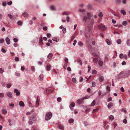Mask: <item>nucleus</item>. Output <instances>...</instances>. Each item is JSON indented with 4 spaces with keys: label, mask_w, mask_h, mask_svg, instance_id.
<instances>
[{
    "label": "nucleus",
    "mask_w": 130,
    "mask_h": 130,
    "mask_svg": "<svg viewBox=\"0 0 130 130\" xmlns=\"http://www.w3.org/2000/svg\"><path fill=\"white\" fill-rule=\"evenodd\" d=\"M4 71V70L2 68H0V73L2 74Z\"/></svg>",
    "instance_id": "nucleus-44"
},
{
    "label": "nucleus",
    "mask_w": 130,
    "mask_h": 130,
    "mask_svg": "<svg viewBox=\"0 0 130 130\" xmlns=\"http://www.w3.org/2000/svg\"><path fill=\"white\" fill-rule=\"evenodd\" d=\"M93 55L95 57L98 58L99 57V56L97 54L94 53L93 54Z\"/></svg>",
    "instance_id": "nucleus-49"
},
{
    "label": "nucleus",
    "mask_w": 130,
    "mask_h": 130,
    "mask_svg": "<svg viewBox=\"0 0 130 130\" xmlns=\"http://www.w3.org/2000/svg\"><path fill=\"white\" fill-rule=\"evenodd\" d=\"M8 16L9 17V18L11 19H14L13 16L11 15L10 14H9L8 15Z\"/></svg>",
    "instance_id": "nucleus-20"
},
{
    "label": "nucleus",
    "mask_w": 130,
    "mask_h": 130,
    "mask_svg": "<svg viewBox=\"0 0 130 130\" xmlns=\"http://www.w3.org/2000/svg\"><path fill=\"white\" fill-rule=\"evenodd\" d=\"M124 73L122 72H121L118 75V78H120V77H123V75H124Z\"/></svg>",
    "instance_id": "nucleus-11"
},
{
    "label": "nucleus",
    "mask_w": 130,
    "mask_h": 130,
    "mask_svg": "<svg viewBox=\"0 0 130 130\" xmlns=\"http://www.w3.org/2000/svg\"><path fill=\"white\" fill-rule=\"evenodd\" d=\"M53 55L52 53H50L47 56V58L49 59H50L51 58Z\"/></svg>",
    "instance_id": "nucleus-21"
},
{
    "label": "nucleus",
    "mask_w": 130,
    "mask_h": 130,
    "mask_svg": "<svg viewBox=\"0 0 130 130\" xmlns=\"http://www.w3.org/2000/svg\"><path fill=\"white\" fill-rule=\"evenodd\" d=\"M59 128L60 129H63L64 128L63 127V126L60 124L58 125Z\"/></svg>",
    "instance_id": "nucleus-29"
},
{
    "label": "nucleus",
    "mask_w": 130,
    "mask_h": 130,
    "mask_svg": "<svg viewBox=\"0 0 130 130\" xmlns=\"http://www.w3.org/2000/svg\"><path fill=\"white\" fill-rule=\"evenodd\" d=\"M51 65H48L46 66V70L47 71H48L50 70Z\"/></svg>",
    "instance_id": "nucleus-26"
},
{
    "label": "nucleus",
    "mask_w": 130,
    "mask_h": 130,
    "mask_svg": "<svg viewBox=\"0 0 130 130\" xmlns=\"http://www.w3.org/2000/svg\"><path fill=\"white\" fill-rule=\"evenodd\" d=\"M74 121V120L73 119H71L69 120V123H72Z\"/></svg>",
    "instance_id": "nucleus-39"
},
{
    "label": "nucleus",
    "mask_w": 130,
    "mask_h": 130,
    "mask_svg": "<svg viewBox=\"0 0 130 130\" xmlns=\"http://www.w3.org/2000/svg\"><path fill=\"white\" fill-rule=\"evenodd\" d=\"M11 85L10 84H7L6 87L7 88H9L11 86Z\"/></svg>",
    "instance_id": "nucleus-40"
},
{
    "label": "nucleus",
    "mask_w": 130,
    "mask_h": 130,
    "mask_svg": "<svg viewBox=\"0 0 130 130\" xmlns=\"http://www.w3.org/2000/svg\"><path fill=\"white\" fill-rule=\"evenodd\" d=\"M53 41H55L56 42H58L59 41V39H57L56 38H54L52 39Z\"/></svg>",
    "instance_id": "nucleus-41"
},
{
    "label": "nucleus",
    "mask_w": 130,
    "mask_h": 130,
    "mask_svg": "<svg viewBox=\"0 0 130 130\" xmlns=\"http://www.w3.org/2000/svg\"><path fill=\"white\" fill-rule=\"evenodd\" d=\"M2 112L4 114H6L7 113V111L5 109H3L2 110Z\"/></svg>",
    "instance_id": "nucleus-22"
},
{
    "label": "nucleus",
    "mask_w": 130,
    "mask_h": 130,
    "mask_svg": "<svg viewBox=\"0 0 130 130\" xmlns=\"http://www.w3.org/2000/svg\"><path fill=\"white\" fill-rule=\"evenodd\" d=\"M72 81L73 83H75L76 82V80L75 78H72Z\"/></svg>",
    "instance_id": "nucleus-35"
},
{
    "label": "nucleus",
    "mask_w": 130,
    "mask_h": 130,
    "mask_svg": "<svg viewBox=\"0 0 130 130\" xmlns=\"http://www.w3.org/2000/svg\"><path fill=\"white\" fill-rule=\"evenodd\" d=\"M19 105L21 107H24V104L22 101H20L19 103Z\"/></svg>",
    "instance_id": "nucleus-10"
},
{
    "label": "nucleus",
    "mask_w": 130,
    "mask_h": 130,
    "mask_svg": "<svg viewBox=\"0 0 130 130\" xmlns=\"http://www.w3.org/2000/svg\"><path fill=\"white\" fill-rule=\"evenodd\" d=\"M93 61L94 62L96 63L98 61V60L96 58H93Z\"/></svg>",
    "instance_id": "nucleus-38"
},
{
    "label": "nucleus",
    "mask_w": 130,
    "mask_h": 130,
    "mask_svg": "<svg viewBox=\"0 0 130 130\" xmlns=\"http://www.w3.org/2000/svg\"><path fill=\"white\" fill-rule=\"evenodd\" d=\"M13 41L15 42H17L18 41V39L16 38H14L13 39Z\"/></svg>",
    "instance_id": "nucleus-63"
},
{
    "label": "nucleus",
    "mask_w": 130,
    "mask_h": 130,
    "mask_svg": "<svg viewBox=\"0 0 130 130\" xmlns=\"http://www.w3.org/2000/svg\"><path fill=\"white\" fill-rule=\"evenodd\" d=\"M90 22L91 26L89 25L85 28L84 33L86 37L87 46L89 49H91L92 48V47L90 44V35L92 33V27L94 23V20L93 18L91 19Z\"/></svg>",
    "instance_id": "nucleus-1"
},
{
    "label": "nucleus",
    "mask_w": 130,
    "mask_h": 130,
    "mask_svg": "<svg viewBox=\"0 0 130 130\" xmlns=\"http://www.w3.org/2000/svg\"><path fill=\"white\" fill-rule=\"evenodd\" d=\"M98 27L102 30H104L106 29L105 26L102 24L99 25Z\"/></svg>",
    "instance_id": "nucleus-5"
},
{
    "label": "nucleus",
    "mask_w": 130,
    "mask_h": 130,
    "mask_svg": "<svg viewBox=\"0 0 130 130\" xmlns=\"http://www.w3.org/2000/svg\"><path fill=\"white\" fill-rule=\"evenodd\" d=\"M104 77L102 76H101L99 78V79L100 82H102L103 80Z\"/></svg>",
    "instance_id": "nucleus-18"
},
{
    "label": "nucleus",
    "mask_w": 130,
    "mask_h": 130,
    "mask_svg": "<svg viewBox=\"0 0 130 130\" xmlns=\"http://www.w3.org/2000/svg\"><path fill=\"white\" fill-rule=\"evenodd\" d=\"M42 41H43V39H42V37H40L39 38V42L40 44H41L43 43Z\"/></svg>",
    "instance_id": "nucleus-27"
},
{
    "label": "nucleus",
    "mask_w": 130,
    "mask_h": 130,
    "mask_svg": "<svg viewBox=\"0 0 130 130\" xmlns=\"http://www.w3.org/2000/svg\"><path fill=\"white\" fill-rule=\"evenodd\" d=\"M30 119L31 121V122L33 123H35L36 121V119L34 117H33V118L30 117Z\"/></svg>",
    "instance_id": "nucleus-8"
},
{
    "label": "nucleus",
    "mask_w": 130,
    "mask_h": 130,
    "mask_svg": "<svg viewBox=\"0 0 130 130\" xmlns=\"http://www.w3.org/2000/svg\"><path fill=\"white\" fill-rule=\"evenodd\" d=\"M71 106L72 107H74L75 106V104L74 102H72L70 104Z\"/></svg>",
    "instance_id": "nucleus-32"
},
{
    "label": "nucleus",
    "mask_w": 130,
    "mask_h": 130,
    "mask_svg": "<svg viewBox=\"0 0 130 130\" xmlns=\"http://www.w3.org/2000/svg\"><path fill=\"white\" fill-rule=\"evenodd\" d=\"M119 57L120 58L122 59L124 57V55L122 54H120Z\"/></svg>",
    "instance_id": "nucleus-37"
},
{
    "label": "nucleus",
    "mask_w": 130,
    "mask_h": 130,
    "mask_svg": "<svg viewBox=\"0 0 130 130\" xmlns=\"http://www.w3.org/2000/svg\"><path fill=\"white\" fill-rule=\"evenodd\" d=\"M36 104L37 105L36 107H38L39 105V101L38 99V98H37V100L36 101Z\"/></svg>",
    "instance_id": "nucleus-33"
},
{
    "label": "nucleus",
    "mask_w": 130,
    "mask_h": 130,
    "mask_svg": "<svg viewBox=\"0 0 130 130\" xmlns=\"http://www.w3.org/2000/svg\"><path fill=\"white\" fill-rule=\"evenodd\" d=\"M78 63H79L80 65H82V61L81 60H78L77 61Z\"/></svg>",
    "instance_id": "nucleus-47"
},
{
    "label": "nucleus",
    "mask_w": 130,
    "mask_h": 130,
    "mask_svg": "<svg viewBox=\"0 0 130 130\" xmlns=\"http://www.w3.org/2000/svg\"><path fill=\"white\" fill-rule=\"evenodd\" d=\"M113 104L111 102L109 103L108 105V108H110L112 106H113Z\"/></svg>",
    "instance_id": "nucleus-15"
},
{
    "label": "nucleus",
    "mask_w": 130,
    "mask_h": 130,
    "mask_svg": "<svg viewBox=\"0 0 130 130\" xmlns=\"http://www.w3.org/2000/svg\"><path fill=\"white\" fill-rule=\"evenodd\" d=\"M98 16L100 18H102L103 16V13L102 12H100L98 14Z\"/></svg>",
    "instance_id": "nucleus-17"
},
{
    "label": "nucleus",
    "mask_w": 130,
    "mask_h": 130,
    "mask_svg": "<svg viewBox=\"0 0 130 130\" xmlns=\"http://www.w3.org/2000/svg\"><path fill=\"white\" fill-rule=\"evenodd\" d=\"M22 21H18L17 22V24L19 25H22Z\"/></svg>",
    "instance_id": "nucleus-34"
},
{
    "label": "nucleus",
    "mask_w": 130,
    "mask_h": 130,
    "mask_svg": "<svg viewBox=\"0 0 130 130\" xmlns=\"http://www.w3.org/2000/svg\"><path fill=\"white\" fill-rule=\"evenodd\" d=\"M92 87H94L95 86V83L94 82H92Z\"/></svg>",
    "instance_id": "nucleus-51"
},
{
    "label": "nucleus",
    "mask_w": 130,
    "mask_h": 130,
    "mask_svg": "<svg viewBox=\"0 0 130 130\" xmlns=\"http://www.w3.org/2000/svg\"><path fill=\"white\" fill-rule=\"evenodd\" d=\"M53 91V89L52 88H49L46 90V93L47 94L52 92Z\"/></svg>",
    "instance_id": "nucleus-6"
},
{
    "label": "nucleus",
    "mask_w": 130,
    "mask_h": 130,
    "mask_svg": "<svg viewBox=\"0 0 130 130\" xmlns=\"http://www.w3.org/2000/svg\"><path fill=\"white\" fill-rule=\"evenodd\" d=\"M88 98L87 96H85L84 97L81 98L80 99H78L76 103L78 104L79 105L82 103L83 100H85L87 99Z\"/></svg>",
    "instance_id": "nucleus-4"
},
{
    "label": "nucleus",
    "mask_w": 130,
    "mask_h": 130,
    "mask_svg": "<svg viewBox=\"0 0 130 130\" xmlns=\"http://www.w3.org/2000/svg\"><path fill=\"white\" fill-rule=\"evenodd\" d=\"M130 41V40L129 39H128L126 41V44L128 46H129L130 45V43L129 42Z\"/></svg>",
    "instance_id": "nucleus-42"
},
{
    "label": "nucleus",
    "mask_w": 130,
    "mask_h": 130,
    "mask_svg": "<svg viewBox=\"0 0 130 130\" xmlns=\"http://www.w3.org/2000/svg\"><path fill=\"white\" fill-rule=\"evenodd\" d=\"M43 29L44 30H47V27L45 26L43 27Z\"/></svg>",
    "instance_id": "nucleus-62"
},
{
    "label": "nucleus",
    "mask_w": 130,
    "mask_h": 130,
    "mask_svg": "<svg viewBox=\"0 0 130 130\" xmlns=\"http://www.w3.org/2000/svg\"><path fill=\"white\" fill-rule=\"evenodd\" d=\"M106 89L108 91H110V88L108 86H107L106 87Z\"/></svg>",
    "instance_id": "nucleus-60"
},
{
    "label": "nucleus",
    "mask_w": 130,
    "mask_h": 130,
    "mask_svg": "<svg viewBox=\"0 0 130 130\" xmlns=\"http://www.w3.org/2000/svg\"><path fill=\"white\" fill-rule=\"evenodd\" d=\"M108 55H106L105 56L104 59L105 61H106L108 60Z\"/></svg>",
    "instance_id": "nucleus-50"
},
{
    "label": "nucleus",
    "mask_w": 130,
    "mask_h": 130,
    "mask_svg": "<svg viewBox=\"0 0 130 130\" xmlns=\"http://www.w3.org/2000/svg\"><path fill=\"white\" fill-rule=\"evenodd\" d=\"M127 24V22L126 21H124L123 22H122V24L124 26H126Z\"/></svg>",
    "instance_id": "nucleus-46"
},
{
    "label": "nucleus",
    "mask_w": 130,
    "mask_h": 130,
    "mask_svg": "<svg viewBox=\"0 0 130 130\" xmlns=\"http://www.w3.org/2000/svg\"><path fill=\"white\" fill-rule=\"evenodd\" d=\"M52 114L51 112H47L45 116V119L46 120H48L51 118L52 117Z\"/></svg>",
    "instance_id": "nucleus-3"
},
{
    "label": "nucleus",
    "mask_w": 130,
    "mask_h": 130,
    "mask_svg": "<svg viewBox=\"0 0 130 130\" xmlns=\"http://www.w3.org/2000/svg\"><path fill=\"white\" fill-rule=\"evenodd\" d=\"M4 41V40L3 39H0V43H3Z\"/></svg>",
    "instance_id": "nucleus-53"
},
{
    "label": "nucleus",
    "mask_w": 130,
    "mask_h": 130,
    "mask_svg": "<svg viewBox=\"0 0 130 130\" xmlns=\"http://www.w3.org/2000/svg\"><path fill=\"white\" fill-rule=\"evenodd\" d=\"M78 44L80 46H82L83 45V44L81 41H79L78 42Z\"/></svg>",
    "instance_id": "nucleus-43"
},
{
    "label": "nucleus",
    "mask_w": 130,
    "mask_h": 130,
    "mask_svg": "<svg viewBox=\"0 0 130 130\" xmlns=\"http://www.w3.org/2000/svg\"><path fill=\"white\" fill-rule=\"evenodd\" d=\"M121 111L122 112H124L126 113V111L124 108H122L121 109Z\"/></svg>",
    "instance_id": "nucleus-36"
},
{
    "label": "nucleus",
    "mask_w": 130,
    "mask_h": 130,
    "mask_svg": "<svg viewBox=\"0 0 130 130\" xmlns=\"http://www.w3.org/2000/svg\"><path fill=\"white\" fill-rule=\"evenodd\" d=\"M4 95L3 93H0V97L3 98L4 96Z\"/></svg>",
    "instance_id": "nucleus-57"
},
{
    "label": "nucleus",
    "mask_w": 130,
    "mask_h": 130,
    "mask_svg": "<svg viewBox=\"0 0 130 130\" xmlns=\"http://www.w3.org/2000/svg\"><path fill=\"white\" fill-rule=\"evenodd\" d=\"M117 43L119 44H120L121 43V39H119L117 40Z\"/></svg>",
    "instance_id": "nucleus-28"
},
{
    "label": "nucleus",
    "mask_w": 130,
    "mask_h": 130,
    "mask_svg": "<svg viewBox=\"0 0 130 130\" xmlns=\"http://www.w3.org/2000/svg\"><path fill=\"white\" fill-rule=\"evenodd\" d=\"M43 74H41L39 77V79L40 80H42L43 78Z\"/></svg>",
    "instance_id": "nucleus-14"
},
{
    "label": "nucleus",
    "mask_w": 130,
    "mask_h": 130,
    "mask_svg": "<svg viewBox=\"0 0 130 130\" xmlns=\"http://www.w3.org/2000/svg\"><path fill=\"white\" fill-rule=\"evenodd\" d=\"M87 7L89 9H91L92 8V5L90 4H89L87 5Z\"/></svg>",
    "instance_id": "nucleus-23"
},
{
    "label": "nucleus",
    "mask_w": 130,
    "mask_h": 130,
    "mask_svg": "<svg viewBox=\"0 0 130 130\" xmlns=\"http://www.w3.org/2000/svg\"><path fill=\"white\" fill-rule=\"evenodd\" d=\"M7 95L9 98H11L12 96L11 93L10 92H8L6 93Z\"/></svg>",
    "instance_id": "nucleus-13"
},
{
    "label": "nucleus",
    "mask_w": 130,
    "mask_h": 130,
    "mask_svg": "<svg viewBox=\"0 0 130 130\" xmlns=\"http://www.w3.org/2000/svg\"><path fill=\"white\" fill-rule=\"evenodd\" d=\"M31 69L32 71L34 72L35 71V67L34 66H32L31 67Z\"/></svg>",
    "instance_id": "nucleus-54"
},
{
    "label": "nucleus",
    "mask_w": 130,
    "mask_h": 130,
    "mask_svg": "<svg viewBox=\"0 0 130 130\" xmlns=\"http://www.w3.org/2000/svg\"><path fill=\"white\" fill-rule=\"evenodd\" d=\"M98 63L99 64L100 66H102L103 64V62L102 61L100 60L99 61Z\"/></svg>",
    "instance_id": "nucleus-19"
},
{
    "label": "nucleus",
    "mask_w": 130,
    "mask_h": 130,
    "mask_svg": "<svg viewBox=\"0 0 130 130\" xmlns=\"http://www.w3.org/2000/svg\"><path fill=\"white\" fill-rule=\"evenodd\" d=\"M23 16L25 17H27L28 16V14L26 12H24L23 14Z\"/></svg>",
    "instance_id": "nucleus-16"
},
{
    "label": "nucleus",
    "mask_w": 130,
    "mask_h": 130,
    "mask_svg": "<svg viewBox=\"0 0 130 130\" xmlns=\"http://www.w3.org/2000/svg\"><path fill=\"white\" fill-rule=\"evenodd\" d=\"M121 12L124 15H125L126 14V12L123 10H121Z\"/></svg>",
    "instance_id": "nucleus-25"
},
{
    "label": "nucleus",
    "mask_w": 130,
    "mask_h": 130,
    "mask_svg": "<svg viewBox=\"0 0 130 130\" xmlns=\"http://www.w3.org/2000/svg\"><path fill=\"white\" fill-rule=\"evenodd\" d=\"M50 9L52 10H55V9L54 7L53 6H51L50 7Z\"/></svg>",
    "instance_id": "nucleus-48"
},
{
    "label": "nucleus",
    "mask_w": 130,
    "mask_h": 130,
    "mask_svg": "<svg viewBox=\"0 0 130 130\" xmlns=\"http://www.w3.org/2000/svg\"><path fill=\"white\" fill-rule=\"evenodd\" d=\"M95 104V100H94L92 102L91 104V105L92 106L94 105Z\"/></svg>",
    "instance_id": "nucleus-30"
},
{
    "label": "nucleus",
    "mask_w": 130,
    "mask_h": 130,
    "mask_svg": "<svg viewBox=\"0 0 130 130\" xmlns=\"http://www.w3.org/2000/svg\"><path fill=\"white\" fill-rule=\"evenodd\" d=\"M123 122L125 124L127 123V121L126 120V119H124L123 120Z\"/></svg>",
    "instance_id": "nucleus-64"
},
{
    "label": "nucleus",
    "mask_w": 130,
    "mask_h": 130,
    "mask_svg": "<svg viewBox=\"0 0 130 130\" xmlns=\"http://www.w3.org/2000/svg\"><path fill=\"white\" fill-rule=\"evenodd\" d=\"M78 11L79 12H82V15L83 16L85 14L84 12L85 11V10L83 9H80L78 10Z\"/></svg>",
    "instance_id": "nucleus-7"
},
{
    "label": "nucleus",
    "mask_w": 130,
    "mask_h": 130,
    "mask_svg": "<svg viewBox=\"0 0 130 130\" xmlns=\"http://www.w3.org/2000/svg\"><path fill=\"white\" fill-rule=\"evenodd\" d=\"M14 93H16V95L17 96H19L20 95V92L16 89L14 90Z\"/></svg>",
    "instance_id": "nucleus-9"
},
{
    "label": "nucleus",
    "mask_w": 130,
    "mask_h": 130,
    "mask_svg": "<svg viewBox=\"0 0 130 130\" xmlns=\"http://www.w3.org/2000/svg\"><path fill=\"white\" fill-rule=\"evenodd\" d=\"M97 72L95 70H93L92 71V73L93 74H95Z\"/></svg>",
    "instance_id": "nucleus-45"
},
{
    "label": "nucleus",
    "mask_w": 130,
    "mask_h": 130,
    "mask_svg": "<svg viewBox=\"0 0 130 130\" xmlns=\"http://www.w3.org/2000/svg\"><path fill=\"white\" fill-rule=\"evenodd\" d=\"M62 15H68V13L67 12H63L62 13Z\"/></svg>",
    "instance_id": "nucleus-59"
},
{
    "label": "nucleus",
    "mask_w": 130,
    "mask_h": 130,
    "mask_svg": "<svg viewBox=\"0 0 130 130\" xmlns=\"http://www.w3.org/2000/svg\"><path fill=\"white\" fill-rule=\"evenodd\" d=\"M67 64L66 63H65L63 66V67L64 69H66L67 68Z\"/></svg>",
    "instance_id": "nucleus-61"
},
{
    "label": "nucleus",
    "mask_w": 130,
    "mask_h": 130,
    "mask_svg": "<svg viewBox=\"0 0 130 130\" xmlns=\"http://www.w3.org/2000/svg\"><path fill=\"white\" fill-rule=\"evenodd\" d=\"M106 42L108 45H110L111 44L110 41L108 39H106Z\"/></svg>",
    "instance_id": "nucleus-24"
},
{
    "label": "nucleus",
    "mask_w": 130,
    "mask_h": 130,
    "mask_svg": "<svg viewBox=\"0 0 130 130\" xmlns=\"http://www.w3.org/2000/svg\"><path fill=\"white\" fill-rule=\"evenodd\" d=\"M15 60L17 61H18L19 60V58L18 57H15L14 59Z\"/></svg>",
    "instance_id": "nucleus-58"
},
{
    "label": "nucleus",
    "mask_w": 130,
    "mask_h": 130,
    "mask_svg": "<svg viewBox=\"0 0 130 130\" xmlns=\"http://www.w3.org/2000/svg\"><path fill=\"white\" fill-rule=\"evenodd\" d=\"M84 124L85 126H87L88 125V122L86 121H84Z\"/></svg>",
    "instance_id": "nucleus-56"
},
{
    "label": "nucleus",
    "mask_w": 130,
    "mask_h": 130,
    "mask_svg": "<svg viewBox=\"0 0 130 130\" xmlns=\"http://www.w3.org/2000/svg\"><path fill=\"white\" fill-rule=\"evenodd\" d=\"M99 108H97L96 109H93V111L92 112L93 113H95L96 111H97V110L99 109Z\"/></svg>",
    "instance_id": "nucleus-52"
},
{
    "label": "nucleus",
    "mask_w": 130,
    "mask_h": 130,
    "mask_svg": "<svg viewBox=\"0 0 130 130\" xmlns=\"http://www.w3.org/2000/svg\"><path fill=\"white\" fill-rule=\"evenodd\" d=\"M126 62L125 61H123L121 63V64L122 65L124 66L126 65Z\"/></svg>",
    "instance_id": "nucleus-55"
},
{
    "label": "nucleus",
    "mask_w": 130,
    "mask_h": 130,
    "mask_svg": "<svg viewBox=\"0 0 130 130\" xmlns=\"http://www.w3.org/2000/svg\"><path fill=\"white\" fill-rule=\"evenodd\" d=\"M6 41V42L7 44H9L10 43V40L9 38L8 37H7L5 39Z\"/></svg>",
    "instance_id": "nucleus-12"
},
{
    "label": "nucleus",
    "mask_w": 130,
    "mask_h": 130,
    "mask_svg": "<svg viewBox=\"0 0 130 130\" xmlns=\"http://www.w3.org/2000/svg\"><path fill=\"white\" fill-rule=\"evenodd\" d=\"M114 118V117L112 115L110 116L109 117V119L111 120H112Z\"/></svg>",
    "instance_id": "nucleus-31"
},
{
    "label": "nucleus",
    "mask_w": 130,
    "mask_h": 130,
    "mask_svg": "<svg viewBox=\"0 0 130 130\" xmlns=\"http://www.w3.org/2000/svg\"><path fill=\"white\" fill-rule=\"evenodd\" d=\"M83 21L85 22H89L91 17H92V14L88 12L86 15H83Z\"/></svg>",
    "instance_id": "nucleus-2"
}]
</instances>
